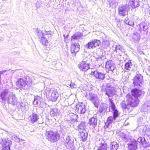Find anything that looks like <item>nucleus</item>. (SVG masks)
<instances>
[{
    "label": "nucleus",
    "mask_w": 150,
    "mask_h": 150,
    "mask_svg": "<svg viewBox=\"0 0 150 150\" xmlns=\"http://www.w3.org/2000/svg\"><path fill=\"white\" fill-rule=\"evenodd\" d=\"M52 34H49V35H47V38L48 39L51 38L52 37Z\"/></svg>",
    "instance_id": "nucleus-56"
},
{
    "label": "nucleus",
    "mask_w": 150,
    "mask_h": 150,
    "mask_svg": "<svg viewBox=\"0 0 150 150\" xmlns=\"http://www.w3.org/2000/svg\"><path fill=\"white\" fill-rule=\"evenodd\" d=\"M115 65V64L113 63V62L112 61H108L106 64V66L107 68H109Z\"/></svg>",
    "instance_id": "nucleus-36"
},
{
    "label": "nucleus",
    "mask_w": 150,
    "mask_h": 150,
    "mask_svg": "<svg viewBox=\"0 0 150 150\" xmlns=\"http://www.w3.org/2000/svg\"><path fill=\"white\" fill-rule=\"evenodd\" d=\"M1 143L2 145L3 149L4 150H9L12 144L11 141L8 138L0 139Z\"/></svg>",
    "instance_id": "nucleus-7"
},
{
    "label": "nucleus",
    "mask_w": 150,
    "mask_h": 150,
    "mask_svg": "<svg viewBox=\"0 0 150 150\" xmlns=\"http://www.w3.org/2000/svg\"><path fill=\"white\" fill-rule=\"evenodd\" d=\"M110 6L112 8H115L117 5V3L115 0H108Z\"/></svg>",
    "instance_id": "nucleus-30"
},
{
    "label": "nucleus",
    "mask_w": 150,
    "mask_h": 150,
    "mask_svg": "<svg viewBox=\"0 0 150 150\" xmlns=\"http://www.w3.org/2000/svg\"><path fill=\"white\" fill-rule=\"evenodd\" d=\"M141 110L144 112H150V104L149 103L143 104L141 108Z\"/></svg>",
    "instance_id": "nucleus-23"
},
{
    "label": "nucleus",
    "mask_w": 150,
    "mask_h": 150,
    "mask_svg": "<svg viewBox=\"0 0 150 150\" xmlns=\"http://www.w3.org/2000/svg\"><path fill=\"white\" fill-rule=\"evenodd\" d=\"M51 34V31H46L45 34L44 35V36L47 38V35Z\"/></svg>",
    "instance_id": "nucleus-49"
},
{
    "label": "nucleus",
    "mask_w": 150,
    "mask_h": 150,
    "mask_svg": "<svg viewBox=\"0 0 150 150\" xmlns=\"http://www.w3.org/2000/svg\"><path fill=\"white\" fill-rule=\"evenodd\" d=\"M36 32H37V34L40 38H41L44 35V33L42 32V31L40 30H38V29H37Z\"/></svg>",
    "instance_id": "nucleus-39"
},
{
    "label": "nucleus",
    "mask_w": 150,
    "mask_h": 150,
    "mask_svg": "<svg viewBox=\"0 0 150 150\" xmlns=\"http://www.w3.org/2000/svg\"><path fill=\"white\" fill-rule=\"evenodd\" d=\"M90 74L94 75L96 78L99 79L103 80L105 78V74L99 72L97 70L92 71L90 73Z\"/></svg>",
    "instance_id": "nucleus-15"
},
{
    "label": "nucleus",
    "mask_w": 150,
    "mask_h": 150,
    "mask_svg": "<svg viewBox=\"0 0 150 150\" xmlns=\"http://www.w3.org/2000/svg\"><path fill=\"white\" fill-rule=\"evenodd\" d=\"M80 45L78 44H74L71 47V51L72 55L75 56L76 53L78 52L79 50Z\"/></svg>",
    "instance_id": "nucleus-21"
},
{
    "label": "nucleus",
    "mask_w": 150,
    "mask_h": 150,
    "mask_svg": "<svg viewBox=\"0 0 150 150\" xmlns=\"http://www.w3.org/2000/svg\"><path fill=\"white\" fill-rule=\"evenodd\" d=\"M86 126V122H81L78 126V130L81 131L84 130Z\"/></svg>",
    "instance_id": "nucleus-31"
},
{
    "label": "nucleus",
    "mask_w": 150,
    "mask_h": 150,
    "mask_svg": "<svg viewBox=\"0 0 150 150\" xmlns=\"http://www.w3.org/2000/svg\"><path fill=\"white\" fill-rule=\"evenodd\" d=\"M125 135L126 134H124L123 133H121L120 135L122 139L123 138H124Z\"/></svg>",
    "instance_id": "nucleus-55"
},
{
    "label": "nucleus",
    "mask_w": 150,
    "mask_h": 150,
    "mask_svg": "<svg viewBox=\"0 0 150 150\" xmlns=\"http://www.w3.org/2000/svg\"><path fill=\"white\" fill-rule=\"evenodd\" d=\"M115 68V65H113V66L109 68V69L111 71H113L114 70Z\"/></svg>",
    "instance_id": "nucleus-53"
},
{
    "label": "nucleus",
    "mask_w": 150,
    "mask_h": 150,
    "mask_svg": "<svg viewBox=\"0 0 150 150\" xmlns=\"http://www.w3.org/2000/svg\"><path fill=\"white\" fill-rule=\"evenodd\" d=\"M133 84L134 86L138 87H140V84H142L143 82V77L140 74H137L133 79Z\"/></svg>",
    "instance_id": "nucleus-8"
},
{
    "label": "nucleus",
    "mask_w": 150,
    "mask_h": 150,
    "mask_svg": "<svg viewBox=\"0 0 150 150\" xmlns=\"http://www.w3.org/2000/svg\"><path fill=\"white\" fill-rule=\"evenodd\" d=\"M97 118L96 117H92L89 119L88 123L91 128L92 129L95 128V127L97 125Z\"/></svg>",
    "instance_id": "nucleus-18"
},
{
    "label": "nucleus",
    "mask_w": 150,
    "mask_h": 150,
    "mask_svg": "<svg viewBox=\"0 0 150 150\" xmlns=\"http://www.w3.org/2000/svg\"><path fill=\"white\" fill-rule=\"evenodd\" d=\"M102 43L103 45H105L106 46H108L110 45V42L109 41L103 40Z\"/></svg>",
    "instance_id": "nucleus-40"
},
{
    "label": "nucleus",
    "mask_w": 150,
    "mask_h": 150,
    "mask_svg": "<svg viewBox=\"0 0 150 150\" xmlns=\"http://www.w3.org/2000/svg\"><path fill=\"white\" fill-rule=\"evenodd\" d=\"M114 120H115L113 118V117L110 116L108 118L106 122V123L108 124V125H109L111 123L113 122Z\"/></svg>",
    "instance_id": "nucleus-38"
},
{
    "label": "nucleus",
    "mask_w": 150,
    "mask_h": 150,
    "mask_svg": "<svg viewBox=\"0 0 150 150\" xmlns=\"http://www.w3.org/2000/svg\"><path fill=\"white\" fill-rule=\"evenodd\" d=\"M12 139L13 140H14V141L17 142H19L21 141V139L15 135L12 136Z\"/></svg>",
    "instance_id": "nucleus-37"
},
{
    "label": "nucleus",
    "mask_w": 150,
    "mask_h": 150,
    "mask_svg": "<svg viewBox=\"0 0 150 150\" xmlns=\"http://www.w3.org/2000/svg\"><path fill=\"white\" fill-rule=\"evenodd\" d=\"M129 9V4H121L119 6L118 11L119 16H125L127 15Z\"/></svg>",
    "instance_id": "nucleus-2"
},
{
    "label": "nucleus",
    "mask_w": 150,
    "mask_h": 150,
    "mask_svg": "<svg viewBox=\"0 0 150 150\" xmlns=\"http://www.w3.org/2000/svg\"><path fill=\"white\" fill-rule=\"evenodd\" d=\"M129 21L128 18H126L125 20V22L126 24L128 25L129 24Z\"/></svg>",
    "instance_id": "nucleus-51"
},
{
    "label": "nucleus",
    "mask_w": 150,
    "mask_h": 150,
    "mask_svg": "<svg viewBox=\"0 0 150 150\" xmlns=\"http://www.w3.org/2000/svg\"><path fill=\"white\" fill-rule=\"evenodd\" d=\"M77 37L75 35H74L71 37V39L76 40L77 39Z\"/></svg>",
    "instance_id": "nucleus-54"
},
{
    "label": "nucleus",
    "mask_w": 150,
    "mask_h": 150,
    "mask_svg": "<svg viewBox=\"0 0 150 150\" xmlns=\"http://www.w3.org/2000/svg\"><path fill=\"white\" fill-rule=\"evenodd\" d=\"M46 91L47 93V92L50 93L48 94L49 100L52 102L55 101L59 96V94L57 90L54 89H50V88H48Z\"/></svg>",
    "instance_id": "nucleus-5"
},
{
    "label": "nucleus",
    "mask_w": 150,
    "mask_h": 150,
    "mask_svg": "<svg viewBox=\"0 0 150 150\" xmlns=\"http://www.w3.org/2000/svg\"><path fill=\"white\" fill-rule=\"evenodd\" d=\"M89 59L87 57L83 58V61L78 65L79 69L81 71H86L89 69Z\"/></svg>",
    "instance_id": "nucleus-4"
},
{
    "label": "nucleus",
    "mask_w": 150,
    "mask_h": 150,
    "mask_svg": "<svg viewBox=\"0 0 150 150\" xmlns=\"http://www.w3.org/2000/svg\"><path fill=\"white\" fill-rule=\"evenodd\" d=\"M109 102H110V107L112 109L113 112V118L115 120L116 118L118 116V111L116 108L111 98H109Z\"/></svg>",
    "instance_id": "nucleus-11"
},
{
    "label": "nucleus",
    "mask_w": 150,
    "mask_h": 150,
    "mask_svg": "<svg viewBox=\"0 0 150 150\" xmlns=\"http://www.w3.org/2000/svg\"><path fill=\"white\" fill-rule=\"evenodd\" d=\"M104 87H103L101 89V91L103 92H105V94L107 95L108 98H110L112 97L115 94V91L112 88L107 87L104 88Z\"/></svg>",
    "instance_id": "nucleus-10"
},
{
    "label": "nucleus",
    "mask_w": 150,
    "mask_h": 150,
    "mask_svg": "<svg viewBox=\"0 0 150 150\" xmlns=\"http://www.w3.org/2000/svg\"><path fill=\"white\" fill-rule=\"evenodd\" d=\"M133 65L131 61H129L127 62L125 64V68L126 70L129 71H132L133 70Z\"/></svg>",
    "instance_id": "nucleus-26"
},
{
    "label": "nucleus",
    "mask_w": 150,
    "mask_h": 150,
    "mask_svg": "<svg viewBox=\"0 0 150 150\" xmlns=\"http://www.w3.org/2000/svg\"><path fill=\"white\" fill-rule=\"evenodd\" d=\"M100 44L99 40L95 39L88 42L84 46L85 48L88 49H94L98 46Z\"/></svg>",
    "instance_id": "nucleus-9"
},
{
    "label": "nucleus",
    "mask_w": 150,
    "mask_h": 150,
    "mask_svg": "<svg viewBox=\"0 0 150 150\" xmlns=\"http://www.w3.org/2000/svg\"><path fill=\"white\" fill-rule=\"evenodd\" d=\"M38 97H35V100L34 101H33V104L35 105H37L38 104Z\"/></svg>",
    "instance_id": "nucleus-46"
},
{
    "label": "nucleus",
    "mask_w": 150,
    "mask_h": 150,
    "mask_svg": "<svg viewBox=\"0 0 150 150\" xmlns=\"http://www.w3.org/2000/svg\"><path fill=\"white\" fill-rule=\"evenodd\" d=\"M7 100L8 103L13 105L18 104L17 100L15 95L13 94L12 93L9 96L7 97Z\"/></svg>",
    "instance_id": "nucleus-14"
},
{
    "label": "nucleus",
    "mask_w": 150,
    "mask_h": 150,
    "mask_svg": "<svg viewBox=\"0 0 150 150\" xmlns=\"http://www.w3.org/2000/svg\"><path fill=\"white\" fill-rule=\"evenodd\" d=\"M142 144L144 147H148V143L145 139V140H143Z\"/></svg>",
    "instance_id": "nucleus-42"
},
{
    "label": "nucleus",
    "mask_w": 150,
    "mask_h": 150,
    "mask_svg": "<svg viewBox=\"0 0 150 150\" xmlns=\"http://www.w3.org/2000/svg\"><path fill=\"white\" fill-rule=\"evenodd\" d=\"M38 123L39 124H42L43 123V121L39 122L38 121Z\"/></svg>",
    "instance_id": "nucleus-58"
},
{
    "label": "nucleus",
    "mask_w": 150,
    "mask_h": 150,
    "mask_svg": "<svg viewBox=\"0 0 150 150\" xmlns=\"http://www.w3.org/2000/svg\"><path fill=\"white\" fill-rule=\"evenodd\" d=\"M59 111L57 108L52 109L50 111V115L52 117L57 116L58 114Z\"/></svg>",
    "instance_id": "nucleus-28"
},
{
    "label": "nucleus",
    "mask_w": 150,
    "mask_h": 150,
    "mask_svg": "<svg viewBox=\"0 0 150 150\" xmlns=\"http://www.w3.org/2000/svg\"><path fill=\"white\" fill-rule=\"evenodd\" d=\"M76 108L78 112L81 114H84L86 112V108L85 105L83 103L79 104L76 105Z\"/></svg>",
    "instance_id": "nucleus-19"
},
{
    "label": "nucleus",
    "mask_w": 150,
    "mask_h": 150,
    "mask_svg": "<svg viewBox=\"0 0 150 150\" xmlns=\"http://www.w3.org/2000/svg\"><path fill=\"white\" fill-rule=\"evenodd\" d=\"M69 85L70 86V87L72 88H73L75 87L76 86L75 84L74 83L72 82H70V83L69 84Z\"/></svg>",
    "instance_id": "nucleus-50"
},
{
    "label": "nucleus",
    "mask_w": 150,
    "mask_h": 150,
    "mask_svg": "<svg viewBox=\"0 0 150 150\" xmlns=\"http://www.w3.org/2000/svg\"><path fill=\"white\" fill-rule=\"evenodd\" d=\"M18 105H20V106L22 107V108H23L24 110H27L26 109V103L25 102H18V104H17Z\"/></svg>",
    "instance_id": "nucleus-35"
},
{
    "label": "nucleus",
    "mask_w": 150,
    "mask_h": 150,
    "mask_svg": "<svg viewBox=\"0 0 150 150\" xmlns=\"http://www.w3.org/2000/svg\"><path fill=\"white\" fill-rule=\"evenodd\" d=\"M149 14H150V9H149Z\"/></svg>",
    "instance_id": "nucleus-62"
},
{
    "label": "nucleus",
    "mask_w": 150,
    "mask_h": 150,
    "mask_svg": "<svg viewBox=\"0 0 150 150\" xmlns=\"http://www.w3.org/2000/svg\"><path fill=\"white\" fill-rule=\"evenodd\" d=\"M47 38L46 37L44 36V35L41 38L40 40V42H41L43 45H47L48 44V40Z\"/></svg>",
    "instance_id": "nucleus-33"
},
{
    "label": "nucleus",
    "mask_w": 150,
    "mask_h": 150,
    "mask_svg": "<svg viewBox=\"0 0 150 150\" xmlns=\"http://www.w3.org/2000/svg\"><path fill=\"white\" fill-rule=\"evenodd\" d=\"M88 99L92 102L96 107H98L99 104V99L96 94L92 92L89 93Z\"/></svg>",
    "instance_id": "nucleus-6"
},
{
    "label": "nucleus",
    "mask_w": 150,
    "mask_h": 150,
    "mask_svg": "<svg viewBox=\"0 0 150 150\" xmlns=\"http://www.w3.org/2000/svg\"><path fill=\"white\" fill-rule=\"evenodd\" d=\"M140 27L141 28L142 27L143 28V30L144 31H146L147 28V27L146 26V25H140Z\"/></svg>",
    "instance_id": "nucleus-47"
},
{
    "label": "nucleus",
    "mask_w": 150,
    "mask_h": 150,
    "mask_svg": "<svg viewBox=\"0 0 150 150\" xmlns=\"http://www.w3.org/2000/svg\"><path fill=\"white\" fill-rule=\"evenodd\" d=\"M21 139V141H24L25 140H23L22 139Z\"/></svg>",
    "instance_id": "nucleus-60"
},
{
    "label": "nucleus",
    "mask_w": 150,
    "mask_h": 150,
    "mask_svg": "<svg viewBox=\"0 0 150 150\" xmlns=\"http://www.w3.org/2000/svg\"><path fill=\"white\" fill-rule=\"evenodd\" d=\"M148 147H150V140L148 142Z\"/></svg>",
    "instance_id": "nucleus-57"
},
{
    "label": "nucleus",
    "mask_w": 150,
    "mask_h": 150,
    "mask_svg": "<svg viewBox=\"0 0 150 150\" xmlns=\"http://www.w3.org/2000/svg\"><path fill=\"white\" fill-rule=\"evenodd\" d=\"M137 144V142L134 139L130 140L127 144L129 150H136Z\"/></svg>",
    "instance_id": "nucleus-12"
},
{
    "label": "nucleus",
    "mask_w": 150,
    "mask_h": 150,
    "mask_svg": "<svg viewBox=\"0 0 150 150\" xmlns=\"http://www.w3.org/2000/svg\"><path fill=\"white\" fill-rule=\"evenodd\" d=\"M81 137L82 141L85 142L88 136V134L85 131L81 132L80 134Z\"/></svg>",
    "instance_id": "nucleus-32"
},
{
    "label": "nucleus",
    "mask_w": 150,
    "mask_h": 150,
    "mask_svg": "<svg viewBox=\"0 0 150 150\" xmlns=\"http://www.w3.org/2000/svg\"><path fill=\"white\" fill-rule=\"evenodd\" d=\"M73 121H74V122H76V121H77V120H74Z\"/></svg>",
    "instance_id": "nucleus-61"
},
{
    "label": "nucleus",
    "mask_w": 150,
    "mask_h": 150,
    "mask_svg": "<svg viewBox=\"0 0 150 150\" xmlns=\"http://www.w3.org/2000/svg\"><path fill=\"white\" fill-rule=\"evenodd\" d=\"M144 93L141 90L137 88H135L132 89L131 91V94L139 98L142 96V94Z\"/></svg>",
    "instance_id": "nucleus-17"
},
{
    "label": "nucleus",
    "mask_w": 150,
    "mask_h": 150,
    "mask_svg": "<svg viewBox=\"0 0 150 150\" xmlns=\"http://www.w3.org/2000/svg\"><path fill=\"white\" fill-rule=\"evenodd\" d=\"M107 145L105 143H101L99 144L98 149L96 150H108Z\"/></svg>",
    "instance_id": "nucleus-29"
},
{
    "label": "nucleus",
    "mask_w": 150,
    "mask_h": 150,
    "mask_svg": "<svg viewBox=\"0 0 150 150\" xmlns=\"http://www.w3.org/2000/svg\"><path fill=\"white\" fill-rule=\"evenodd\" d=\"M133 38L136 40L137 41L139 40L140 39V37L139 35L137 34L136 35V34H134L133 36Z\"/></svg>",
    "instance_id": "nucleus-44"
},
{
    "label": "nucleus",
    "mask_w": 150,
    "mask_h": 150,
    "mask_svg": "<svg viewBox=\"0 0 150 150\" xmlns=\"http://www.w3.org/2000/svg\"><path fill=\"white\" fill-rule=\"evenodd\" d=\"M126 98L127 105L131 107L137 106L139 103V98H138L131 93L127 94Z\"/></svg>",
    "instance_id": "nucleus-1"
},
{
    "label": "nucleus",
    "mask_w": 150,
    "mask_h": 150,
    "mask_svg": "<svg viewBox=\"0 0 150 150\" xmlns=\"http://www.w3.org/2000/svg\"><path fill=\"white\" fill-rule=\"evenodd\" d=\"M39 118V116L38 115L33 113L29 116V121L31 123H34L37 122Z\"/></svg>",
    "instance_id": "nucleus-22"
},
{
    "label": "nucleus",
    "mask_w": 150,
    "mask_h": 150,
    "mask_svg": "<svg viewBox=\"0 0 150 150\" xmlns=\"http://www.w3.org/2000/svg\"><path fill=\"white\" fill-rule=\"evenodd\" d=\"M139 0H134L130 1L129 3L132 8H136L139 6Z\"/></svg>",
    "instance_id": "nucleus-25"
},
{
    "label": "nucleus",
    "mask_w": 150,
    "mask_h": 150,
    "mask_svg": "<svg viewBox=\"0 0 150 150\" xmlns=\"http://www.w3.org/2000/svg\"><path fill=\"white\" fill-rule=\"evenodd\" d=\"M115 51H116L117 52H119V54H120V55H121L120 53V52L124 53H125V50L124 48L122 46L119 45H117L116 46Z\"/></svg>",
    "instance_id": "nucleus-24"
},
{
    "label": "nucleus",
    "mask_w": 150,
    "mask_h": 150,
    "mask_svg": "<svg viewBox=\"0 0 150 150\" xmlns=\"http://www.w3.org/2000/svg\"><path fill=\"white\" fill-rule=\"evenodd\" d=\"M46 135L47 139L52 142L57 141L59 138V134L55 132L52 131L47 132Z\"/></svg>",
    "instance_id": "nucleus-3"
},
{
    "label": "nucleus",
    "mask_w": 150,
    "mask_h": 150,
    "mask_svg": "<svg viewBox=\"0 0 150 150\" xmlns=\"http://www.w3.org/2000/svg\"><path fill=\"white\" fill-rule=\"evenodd\" d=\"M107 108L105 107L100 106L99 108V111L101 115H104L105 113H106Z\"/></svg>",
    "instance_id": "nucleus-34"
},
{
    "label": "nucleus",
    "mask_w": 150,
    "mask_h": 150,
    "mask_svg": "<svg viewBox=\"0 0 150 150\" xmlns=\"http://www.w3.org/2000/svg\"><path fill=\"white\" fill-rule=\"evenodd\" d=\"M143 140H145V138L140 137L137 139V142L139 143L141 142L142 143Z\"/></svg>",
    "instance_id": "nucleus-45"
},
{
    "label": "nucleus",
    "mask_w": 150,
    "mask_h": 150,
    "mask_svg": "<svg viewBox=\"0 0 150 150\" xmlns=\"http://www.w3.org/2000/svg\"><path fill=\"white\" fill-rule=\"evenodd\" d=\"M110 111V109H109V111Z\"/></svg>",
    "instance_id": "nucleus-63"
},
{
    "label": "nucleus",
    "mask_w": 150,
    "mask_h": 150,
    "mask_svg": "<svg viewBox=\"0 0 150 150\" xmlns=\"http://www.w3.org/2000/svg\"><path fill=\"white\" fill-rule=\"evenodd\" d=\"M26 79L21 78L18 79L16 82V85L18 87L20 88L24 87L27 83L26 81Z\"/></svg>",
    "instance_id": "nucleus-20"
},
{
    "label": "nucleus",
    "mask_w": 150,
    "mask_h": 150,
    "mask_svg": "<svg viewBox=\"0 0 150 150\" xmlns=\"http://www.w3.org/2000/svg\"><path fill=\"white\" fill-rule=\"evenodd\" d=\"M128 25L130 26H133L134 25V23L133 21L130 20L129 21V24Z\"/></svg>",
    "instance_id": "nucleus-52"
},
{
    "label": "nucleus",
    "mask_w": 150,
    "mask_h": 150,
    "mask_svg": "<svg viewBox=\"0 0 150 150\" xmlns=\"http://www.w3.org/2000/svg\"><path fill=\"white\" fill-rule=\"evenodd\" d=\"M110 127V125H108L107 126L106 128L105 129V130L106 132H111V131H113V129H112V128H111V129H110L109 128Z\"/></svg>",
    "instance_id": "nucleus-43"
},
{
    "label": "nucleus",
    "mask_w": 150,
    "mask_h": 150,
    "mask_svg": "<svg viewBox=\"0 0 150 150\" xmlns=\"http://www.w3.org/2000/svg\"><path fill=\"white\" fill-rule=\"evenodd\" d=\"M122 140L125 142L128 141V136L126 134L124 138L122 139Z\"/></svg>",
    "instance_id": "nucleus-48"
},
{
    "label": "nucleus",
    "mask_w": 150,
    "mask_h": 150,
    "mask_svg": "<svg viewBox=\"0 0 150 150\" xmlns=\"http://www.w3.org/2000/svg\"><path fill=\"white\" fill-rule=\"evenodd\" d=\"M73 143V141L71 139L69 136H68L67 137L65 144L68 149L71 150L74 149V146Z\"/></svg>",
    "instance_id": "nucleus-16"
},
{
    "label": "nucleus",
    "mask_w": 150,
    "mask_h": 150,
    "mask_svg": "<svg viewBox=\"0 0 150 150\" xmlns=\"http://www.w3.org/2000/svg\"><path fill=\"white\" fill-rule=\"evenodd\" d=\"M121 107L123 109H126L127 108V106L128 105L126 103L125 101H122L121 103Z\"/></svg>",
    "instance_id": "nucleus-41"
},
{
    "label": "nucleus",
    "mask_w": 150,
    "mask_h": 150,
    "mask_svg": "<svg viewBox=\"0 0 150 150\" xmlns=\"http://www.w3.org/2000/svg\"><path fill=\"white\" fill-rule=\"evenodd\" d=\"M148 70L150 72V66H149Z\"/></svg>",
    "instance_id": "nucleus-59"
},
{
    "label": "nucleus",
    "mask_w": 150,
    "mask_h": 150,
    "mask_svg": "<svg viewBox=\"0 0 150 150\" xmlns=\"http://www.w3.org/2000/svg\"><path fill=\"white\" fill-rule=\"evenodd\" d=\"M118 147V145L117 142H113L111 143L110 146V150H117Z\"/></svg>",
    "instance_id": "nucleus-27"
},
{
    "label": "nucleus",
    "mask_w": 150,
    "mask_h": 150,
    "mask_svg": "<svg viewBox=\"0 0 150 150\" xmlns=\"http://www.w3.org/2000/svg\"><path fill=\"white\" fill-rule=\"evenodd\" d=\"M12 92H10L8 89L4 90L0 94V97L1 99V101L4 103L6 100H7V98L10 95Z\"/></svg>",
    "instance_id": "nucleus-13"
}]
</instances>
